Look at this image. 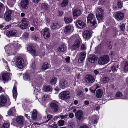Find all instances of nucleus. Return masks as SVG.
Listing matches in <instances>:
<instances>
[{"instance_id": "5fc2aeb1", "label": "nucleus", "mask_w": 128, "mask_h": 128, "mask_svg": "<svg viewBox=\"0 0 128 128\" xmlns=\"http://www.w3.org/2000/svg\"><path fill=\"white\" fill-rule=\"evenodd\" d=\"M12 92L13 94V95L14 98H16V97L17 95V92Z\"/></svg>"}, {"instance_id": "774afa93", "label": "nucleus", "mask_w": 128, "mask_h": 128, "mask_svg": "<svg viewBox=\"0 0 128 128\" xmlns=\"http://www.w3.org/2000/svg\"><path fill=\"white\" fill-rule=\"evenodd\" d=\"M80 128H88V126L85 125H83L81 126Z\"/></svg>"}, {"instance_id": "f257e3e1", "label": "nucleus", "mask_w": 128, "mask_h": 128, "mask_svg": "<svg viewBox=\"0 0 128 128\" xmlns=\"http://www.w3.org/2000/svg\"><path fill=\"white\" fill-rule=\"evenodd\" d=\"M20 45L18 43H14L10 45H8L4 47L6 52L8 54H14L20 48Z\"/></svg>"}, {"instance_id": "39448f33", "label": "nucleus", "mask_w": 128, "mask_h": 128, "mask_svg": "<svg viewBox=\"0 0 128 128\" xmlns=\"http://www.w3.org/2000/svg\"><path fill=\"white\" fill-rule=\"evenodd\" d=\"M16 64L19 68L22 69L23 68L24 62V59L21 56L17 57L16 59Z\"/></svg>"}, {"instance_id": "a878e982", "label": "nucleus", "mask_w": 128, "mask_h": 128, "mask_svg": "<svg viewBox=\"0 0 128 128\" xmlns=\"http://www.w3.org/2000/svg\"><path fill=\"white\" fill-rule=\"evenodd\" d=\"M10 125L9 121H4L2 124H0V128H9Z\"/></svg>"}, {"instance_id": "c9c22d12", "label": "nucleus", "mask_w": 128, "mask_h": 128, "mask_svg": "<svg viewBox=\"0 0 128 128\" xmlns=\"http://www.w3.org/2000/svg\"><path fill=\"white\" fill-rule=\"evenodd\" d=\"M68 0H64L61 4V6L62 7H64L66 6L68 4Z\"/></svg>"}, {"instance_id": "ea45409f", "label": "nucleus", "mask_w": 128, "mask_h": 128, "mask_svg": "<svg viewBox=\"0 0 128 128\" xmlns=\"http://www.w3.org/2000/svg\"><path fill=\"white\" fill-rule=\"evenodd\" d=\"M30 76L28 73L24 74L23 76V78L25 80H27L30 78Z\"/></svg>"}, {"instance_id": "393cba45", "label": "nucleus", "mask_w": 128, "mask_h": 128, "mask_svg": "<svg viewBox=\"0 0 128 128\" xmlns=\"http://www.w3.org/2000/svg\"><path fill=\"white\" fill-rule=\"evenodd\" d=\"M64 22L66 24H69L71 23L73 20L72 17L68 16H64Z\"/></svg>"}, {"instance_id": "f704fd0d", "label": "nucleus", "mask_w": 128, "mask_h": 128, "mask_svg": "<svg viewBox=\"0 0 128 128\" xmlns=\"http://www.w3.org/2000/svg\"><path fill=\"white\" fill-rule=\"evenodd\" d=\"M43 88L46 92H51L52 91V88L50 86H43Z\"/></svg>"}, {"instance_id": "338daca9", "label": "nucleus", "mask_w": 128, "mask_h": 128, "mask_svg": "<svg viewBox=\"0 0 128 128\" xmlns=\"http://www.w3.org/2000/svg\"><path fill=\"white\" fill-rule=\"evenodd\" d=\"M59 116H55L53 118V120L56 121L59 118Z\"/></svg>"}, {"instance_id": "864d4df0", "label": "nucleus", "mask_w": 128, "mask_h": 128, "mask_svg": "<svg viewBox=\"0 0 128 128\" xmlns=\"http://www.w3.org/2000/svg\"><path fill=\"white\" fill-rule=\"evenodd\" d=\"M58 16H61L64 13V12L62 11H59L58 12Z\"/></svg>"}, {"instance_id": "052dcab7", "label": "nucleus", "mask_w": 128, "mask_h": 128, "mask_svg": "<svg viewBox=\"0 0 128 128\" xmlns=\"http://www.w3.org/2000/svg\"><path fill=\"white\" fill-rule=\"evenodd\" d=\"M47 117L48 118V119H49V120H50L52 118V115L50 114H48L47 115Z\"/></svg>"}, {"instance_id": "4d7b16f0", "label": "nucleus", "mask_w": 128, "mask_h": 128, "mask_svg": "<svg viewBox=\"0 0 128 128\" xmlns=\"http://www.w3.org/2000/svg\"><path fill=\"white\" fill-rule=\"evenodd\" d=\"M84 59L80 57L78 60V62L79 63H81L83 62Z\"/></svg>"}, {"instance_id": "0eeeda50", "label": "nucleus", "mask_w": 128, "mask_h": 128, "mask_svg": "<svg viewBox=\"0 0 128 128\" xmlns=\"http://www.w3.org/2000/svg\"><path fill=\"white\" fill-rule=\"evenodd\" d=\"M27 50L30 52L32 55L35 56H38V54L36 53L35 48L32 44H30L28 45Z\"/></svg>"}, {"instance_id": "1a4fd4ad", "label": "nucleus", "mask_w": 128, "mask_h": 128, "mask_svg": "<svg viewBox=\"0 0 128 128\" xmlns=\"http://www.w3.org/2000/svg\"><path fill=\"white\" fill-rule=\"evenodd\" d=\"M68 84V82L66 80L62 79L60 81L58 85L61 88L64 89L67 87Z\"/></svg>"}, {"instance_id": "a19ab883", "label": "nucleus", "mask_w": 128, "mask_h": 128, "mask_svg": "<svg viewBox=\"0 0 128 128\" xmlns=\"http://www.w3.org/2000/svg\"><path fill=\"white\" fill-rule=\"evenodd\" d=\"M109 79L108 77H106L103 78L102 79V82L104 84H106L108 82Z\"/></svg>"}, {"instance_id": "3c124183", "label": "nucleus", "mask_w": 128, "mask_h": 128, "mask_svg": "<svg viewBox=\"0 0 128 128\" xmlns=\"http://www.w3.org/2000/svg\"><path fill=\"white\" fill-rule=\"evenodd\" d=\"M125 25L124 24H122L120 26V28L121 31H124V30L125 28Z\"/></svg>"}, {"instance_id": "79ce46f5", "label": "nucleus", "mask_w": 128, "mask_h": 128, "mask_svg": "<svg viewBox=\"0 0 128 128\" xmlns=\"http://www.w3.org/2000/svg\"><path fill=\"white\" fill-rule=\"evenodd\" d=\"M124 69L125 72H128V61L125 63Z\"/></svg>"}, {"instance_id": "7ed1b4c3", "label": "nucleus", "mask_w": 128, "mask_h": 128, "mask_svg": "<svg viewBox=\"0 0 128 128\" xmlns=\"http://www.w3.org/2000/svg\"><path fill=\"white\" fill-rule=\"evenodd\" d=\"M109 61V56L105 55H102L98 58V62L100 64L103 65L108 63Z\"/></svg>"}, {"instance_id": "cd10ccee", "label": "nucleus", "mask_w": 128, "mask_h": 128, "mask_svg": "<svg viewBox=\"0 0 128 128\" xmlns=\"http://www.w3.org/2000/svg\"><path fill=\"white\" fill-rule=\"evenodd\" d=\"M2 80L6 82L9 80V76L8 73H4L2 74Z\"/></svg>"}, {"instance_id": "c03bdc74", "label": "nucleus", "mask_w": 128, "mask_h": 128, "mask_svg": "<svg viewBox=\"0 0 128 128\" xmlns=\"http://www.w3.org/2000/svg\"><path fill=\"white\" fill-rule=\"evenodd\" d=\"M86 54L84 52H82L80 53V57L84 59L86 56Z\"/></svg>"}, {"instance_id": "b1692460", "label": "nucleus", "mask_w": 128, "mask_h": 128, "mask_svg": "<svg viewBox=\"0 0 128 128\" xmlns=\"http://www.w3.org/2000/svg\"><path fill=\"white\" fill-rule=\"evenodd\" d=\"M38 112L36 109H34L32 112L31 118L32 120H36L37 119Z\"/></svg>"}, {"instance_id": "aec40b11", "label": "nucleus", "mask_w": 128, "mask_h": 128, "mask_svg": "<svg viewBox=\"0 0 128 128\" xmlns=\"http://www.w3.org/2000/svg\"><path fill=\"white\" fill-rule=\"evenodd\" d=\"M98 58V57L95 55L90 56L88 58V60L90 63H94L96 62Z\"/></svg>"}, {"instance_id": "c85d7f7f", "label": "nucleus", "mask_w": 128, "mask_h": 128, "mask_svg": "<svg viewBox=\"0 0 128 128\" xmlns=\"http://www.w3.org/2000/svg\"><path fill=\"white\" fill-rule=\"evenodd\" d=\"M16 122L19 124H23L24 122V119L22 116H20L18 117L16 119Z\"/></svg>"}, {"instance_id": "0e129e2a", "label": "nucleus", "mask_w": 128, "mask_h": 128, "mask_svg": "<svg viewBox=\"0 0 128 128\" xmlns=\"http://www.w3.org/2000/svg\"><path fill=\"white\" fill-rule=\"evenodd\" d=\"M110 54L111 56H113L115 54V52L114 51H111Z\"/></svg>"}, {"instance_id": "2eb2a0df", "label": "nucleus", "mask_w": 128, "mask_h": 128, "mask_svg": "<svg viewBox=\"0 0 128 128\" xmlns=\"http://www.w3.org/2000/svg\"><path fill=\"white\" fill-rule=\"evenodd\" d=\"M6 98L4 95L0 96V106H4L7 102Z\"/></svg>"}, {"instance_id": "e433bc0d", "label": "nucleus", "mask_w": 128, "mask_h": 128, "mask_svg": "<svg viewBox=\"0 0 128 128\" xmlns=\"http://www.w3.org/2000/svg\"><path fill=\"white\" fill-rule=\"evenodd\" d=\"M57 124L59 126H62L64 125V121L62 120H60L58 121Z\"/></svg>"}, {"instance_id": "4c0bfd02", "label": "nucleus", "mask_w": 128, "mask_h": 128, "mask_svg": "<svg viewBox=\"0 0 128 128\" xmlns=\"http://www.w3.org/2000/svg\"><path fill=\"white\" fill-rule=\"evenodd\" d=\"M59 24L58 22H55L53 23V26L51 27V28L54 29L58 28L59 27Z\"/></svg>"}, {"instance_id": "bf43d9fd", "label": "nucleus", "mask_w": 128, "mask_h": 128, "mask_svg": "<svg viewBox=\"0 0 128 128\" xmlns=\"http://www.w3.org/2000/svg\"><path fill=\"white\" fill-rule=\"evenodd\" d=\"M68 116L70 118H72L74 116V114L70 112Z\"/></svg>"}, {"instance_id": "412c9836", "label": "nucleus", "mask_w": 128, "mask_h": 128, "mask_svg": "<svg viewBox=\"0 0 128 128\" xmlns=\"http://www.w3.org/2000/svg\"><path fill=\"white\" fill-rule=\"evenodd\" d=\"M82 14L79 8H76L73 11V15L74 17H78Z\"/></svg>"}, {"instance_id": "e2e57ef3", "label": "nucleus", "mask_w": 128, "mask_h": 128, "mask_svg": "<svg viewBox=\"0 0 128 128\" xmlns=\"http://www.w3.org/2000/svg\"><path fill=\"white\" fill-rule=\"evenodd\" d=\"M28 34L26 32L24 33V36L26 38H28Z\"/></svg>"}, {"instance_id": "9d476101", "label": "nucleus", "mask_w": 128, "mask_h": 128, "mask_svg": "<svg viewBox=\"0 0 128 128\" xmlns=\"http://www.w3.org/2000/svg\"><path fill=\"white\" fill-rule=\"evenodd\" d=\"M86 82L88 83H93L95 81L94 76L91 74H88L85 76Z\"/></svg>"}, {"instance_id": "9b49d317", "label": "nucleus", "mask_w": 128, "mask_h": 128, "mask_svg": "<svg viewBox=\"0 0 128 128\" xmlns=\"http://www.w3.org/2000/svg\"><path fill=\"white\" fill-rule=\"evenodd\" d=\"M12 12L11 10H8L6 11L4 15V17L6 20L7 22L10 21L11 20V14Z\"/></svg>"}, {"instance_id": "603ef678", "label": "nucleus", "mask_w": 128, "mask_h": 128, "mask_svg": "<svg viewBox=\"0 0 128 128\" xmlns=\"http://www.w3.org/2000/svg\"><path fill=\"white\" fill-rule=\"evenodd\" d=\"M86 49V48L85 45L82 44L81 47V49L82 50H84Z\"/></svg>"}, {"instance_id": "2f4dec72", "label": "nucleus", "mask_w": 128, "mask_h": 128, "mask_svg": "<svg viewBox=\"0 0 128 128\" xmlns=\"http://www.w3.org/2000/svg\"><path fill=\"white\" fill-rule=\"evenodd\" d=\"M66 49V46L63 44L60 45L58 50V51L60 52H62L64 51Z\"/></svg>"}, {"instance_id": "6e6d98bb", "label": "nucleus", "mask_w": 128, "mask_h": 128, "mask_svg": "<svg viewBox=\"0 0 128 128\" xmlns=\"http://www.w3.org/2000/svg\"><path fill=\"white\" fill-rule=\"evenodd\" d=\"M111 68L113 72H115L116 70V67L114 66H111Z\"/></svg>"}, {"instance_id": "dca6fc26", "label": "nucleus", "mask_w": 128, "mask_h": 128, "mask_svg": "<svg viewBox=\"0 0 128 128\" xmlns=\"http://www.w3.org/2000/svg\"><path fill=\"white\" fill-rule=\"evenodd\" d=\"M17 32L15 30H12L7 32L6 33V36L8 37H13L16 36Z\"/></svg>"}, {"instance_id": "69168bd1", "label": "nucleus", "mask_w": 128, "mask_h": 128, "mask_svg": "<svg viewBox=\"0 0 128 128\" xmlns=\"http://www.w3.org/2000/svg\"><path fill=\"white\" fill-rule=\"evenodd\" d=\"M94 72L96 75H97L99 74V72L97 70H94Z\"/></svg>"}, {"instance_id": "13d9d810", "label": "nucleus", "mask_w": 128, "mask_h": 128, "mask_svg": "<svg viewBox=\"0 0 128 128\" xmlns=\"http://www.w3.org/2000/svg\"><path fill=\"white\" fill-rule=\"evenodd\" d=\"M3 4L2 3H1L0 2V14L1 12V9L3 8Z\"/></svg>"}, {"instance_id": "58836bf2", "label": "nucleus", "mask_w": 128, "mask_h": 128, "mask_svg": "<svg viewBox=\"0 0 128 128\" xmlns=\"http://www.w3.org/2000/svg\"><path fill=\"white\" fill-rule=\"evenodd\" d=\"M123 4L121 0H119L117 2V5L119 8H121L122 7Z\"/></svg>"}, {"instance_id": "de8ad7c7", "label": "nucleus", "mask_w": 128, "mask_h": 128, "mask_svg": "<svg viewBox=\"0 0 128 128\" xmlns=\"http://www.w3.org/2000/svg\"><path fill=\"white\" fill-rule=\"evenodd\" d=\"M106 1V0H99L98 3L100 4L104 5Z\"/></svg>"}, {"instance_id": "473e14b6", "label": "nucleus", "mask_w": 128, "mask_h": 128, "mask_svg": "<svg viewBox=\"0 0 128 128\" xmlns=\"http://www.w3.org/2000/svg\"><path fill=\"white\" fill-rule=\"evenodd\" d=\"M48 64L46 62H45L43 63V64L41 68L42 69V70H44L48 68Z\"/></svg>"}, {"instance_id": "6ab92c4d", "label": "nucleus", "mask_w": 128, "mask_h": 128, "mask_svg": "<svg viewBox=\"0 0 128 128\" xmlns=\"http://www.w3.org/2000/svg\"><path fill=\"white\" fill-rule=\"evenodd\" d=\"M76 26L80 28H84L86 26V24L81 20H78L76 22Z\"/></svg>"}, {"instance_id": "ddd939ff", "label": "nucleus", "mask_w": 128, "mask_h": 128, "mask_svg": "<svg viewBox=\"0 0 128 128\" xmlns=\"http://www.w3.org/2000/svg\"><path fill=\"white\" fill-rule=\"evenodd\" d=\"M83 38L87 40L89 39L92 36V34L89 30H85L83 34Z\"/></svg>"}, {"instance_id": "f3484780", "label": "nucleus", "mask_w": 128, "mask_h": 128, "mask_svg": "<svg viewBox=\"0 0 128 128\" xmlns=\"http://www.w3.org/2000/svg\"><path fill=\"white\" fill-rule=\"evenodd\" d=\"M83 112L81 110L77 111L75 114V116L76 118L79 120H80L83 118L82 116Z\"/></svg>"}, {"instance_id": "5701e85b", "label": "nucleus", "mask_w": 128, "mask_h": 128, "mask_svg": "<svg viewBox=\"0 0 128 128\" xmlns=\"http://www.w3.org/2000/svg\"><path fill=\"white\" fill-rule=\"evenodd\" d=\"M49 28H46L44 30L43 32V36L44 38L46 39H48L50 37V34L48 31Z\"/></svg>"}, {"instance_id": "f8f14e48", "label": "nucleus", "mask_w": 128, "mask_h": 128, "mask_svg": "<svg viewBox=\"0 0 128 128\" xmlns=\"http://www.w3.org/2000/svg\"><path fill=\"white\" fill-rule=\"evenodd\" d=\"M51 109L54 112H58L59 109L58 105L57 103L52 102L50 104Z\"/></svg>"}, {"instance_id": "6e6552de", "label": "nucleus", "mask_w": 128, "mask_h": 128, "mask_svg": "<svg viewBox=\"0 0 128 128\" xmlns=\"http://www.w3.org/2000/svg\"><path fill=\"white\" fill-rule=\"evenodd\" d=\"M21 24L20 25V26L21 29L24 30L28 27V23L26 18H22L21 20Z\"/></svg>"}, {"instance_id": "09e8293b", "label": "nucleus", "mask_w": 128, "mask_h": 128, "mask_svg": "<svg viewBox=\"0 0 128 128\" xmlns=\"http://www.w3.org/2000/svg\"><path fill=\"white\" fill-rule=\"evenodd\" d=\"M77 95L78 96H79L80 97L82 96L83 95L82 91V90L78 91Z\"/></svg>"}, {"instance_id": "7c9ffc66", "label": "nucleus", "mask_w": 128, "mask_h": 128, "mask_svg": "<svg viewBox=\"0 0 128 128\" xmlns=\"http://www.w3.org/2000/svg\"><path fill=\"white\" fill-rule=\"evenodd\" d=\"M41 8L44 10L46 11L48 8V6L47 3H42L41 5Z\"/></svg>"}, {"instance_id": "a18cd8bd", "label": "nucleus", "mask_w": 128, "mask_h": 128, "mask_svg": "<svg viewBox=\"0 0 128 128\" xmlns=\"http://www.w3.org/2000/svg\"><path fill=\"white\" fill-rule=\"evenodd\" d=\"M59 86V85L57 86L54 88V90L56 91V93H58L59 92V91L61 90Z\"/></svg>"}, {"instance_id": "20e7f679", "label": "nucleus", "mask_w": 128, "mask_h": 128, "mask_svg": "<svg viewBox=\"0 0 128 128\" xmlns=\"http://www.w3.org/2000/svg\"><path fill=\"white\" fill-rule=\"evenodd\" d=\"M58 96L60 99L64 100L69 98L70 96V94L69 92L64 91L59 94Z\"/></svg>"}, {"instance_id": "680f3d73", "label": "nucleus", "mask_w": 128, "mask_h": 128, "mask_svg": "<svg viewBox=\"0 0 128 128\" xmlns=\"http://www.w3.org/2000/svg\"><path fill=\"white\" fill-rule=\"evenodd\" d=\"M57 126V124H54L53 126H51V128H56Z\"/></svg>"}, {"instance_id": "423d86ee", "label": "nucleus", "mask_w": 128, "mask_h": 128, "mask_svg": "<svg viewBox=\"0 0 128 128\" xmlns=\"http://www.w3.org/2000/svg\"><path fill=\"white\" fill-rule=\"evenodd\" d=\"M104 10L102 8H98L96 13V16L98 20H102L104 17Z\"/></svg>"}, {"instance_id": "4468645a", "label": "nucleus", "mask_w": 128, "mask_h": 128, "mask_svg": "<svg viewBox=\"0 0 128 128\" xmlns=\"http://www.w3.org/2000/svg\"><path fill=\"white\" fill-rule=\"evenodd\" d=\"M124 16V14L119 11L116 12L115 15V18L118 21L122 20Z\"/></svg>"}, {"instance_id": "f03ea898", "label": "nucleus", "mask_w": 128, "mask_h": 128, "mask_svg": "<svg viewBox=\"0 0 128 128\" xmlns=\"http://www.w3.org/2000/svg\"><path fill=\"white\" fill-rule=\"evenodd\" d=\"M87 21L88 23L90 22L92 24V26H93L96 28L97 26L95 17L93 14L90 13L88 14Z\"/></svg>"}, {"instance_id": "8fccbe9b", "label": "nucleus", "mask_w": 128, "mask_h": 128, "mask_svg": "<svg viewBox=\"0 0 128 128\" xmlns=\"http://www.w3.org/2000/svg\"><path fill=\"white\" fill-rule=\"evenodd\" d=\"M70 58L69 56H67L65 58V60L66 63H69L70 62Z\"/></svg>"}, {"instance_id": "49530a36", "label": "nucleus", "mask_w": 128, "mask_h": 128, "mask_svg": "<svg viewBox=\"0 0 128 128\" xmlns=\"http://www.w3.org/2000/svg\"><path fill=\"white\" fill-rule=\"evenodd\" d=\"M122 96V93L120 92H118L116 94L115 96L117 97H120Z\"/></svg>"}, {"instance_id": "a211bd4d", "label": "nucleus", "mask_w": 128, "mask_h": 128, "mask_svg": "<svg viewBox=\"0 0 128 128\" xmlns=\"http://www.w3.org/2000/svg\"><path fill=\"white\" fill-rule=\"evenodd\" d=\"M29 3L28 0H22L20 2L21 6L22 8L26 9L28 8Z\"/></svg>"}, {"instance_id": "bb28decb", "label": "nucleus", "mask_w": 128, "mask_h": 128, "mask_svg": "<svg viewBox=\"0 0 128 128\" xmlns=\"http://www.w3.org/2000/svg\"><path fill=\"white\" fill-rule=\"evenodd\" d=\"M96 94V96L97 98H100L102 96L103 92L101 89H99L97 90Z\"/></svg>"}, {"instance_id": "37998d69", "label": "nucleus", "mask_w": 128, "mask_h": 128, "mask_svg": "<svg viewBox=\"0 0 128 128\" xmlns=\"http://www.w3.org/2000/svg\"><path fill=\"white\" fill-rule=\"evenodd\" d=\"M33 23L34 26H37L38 24V20L37 18H34L33 20Z\"/></svg>"}, {"instance_id": "c756f323", "label": "nucleus", "mask_w": 128, "mask_h": 128, "mask_svg": "<svg viewBox=\"0 0 128 128\" xmlns=\"http://www.w3.org/2000/svg\"><path fill=\"white\" fill-rule=\"evenodd\" d=\"M57 78L55 76L52 77L49 82L50 84L52 85H55L57 82Z\"/></svg>"}, {"instance_id": "4be33fe9", "label": "nucleus", "mask_w": 128, "mask_h": 128, "mask_svg": "<svg viewBox=\"0 0 128 128\" xmlns=\"http://www.w3.org/2000/svg\"><path fill=\"white\" fill-rule=\"evenodd\" d=\"M80 40H77L76 41L74 44L72 46V48L74 50H76L80 46Z\"/></svg>"}, {"instance_id": "72a5a7b5", "label": "nucleus", "mask_w": 128, "mask_h": 128, "mask_svg": "<svg viewBox=\"0 0 128 128\" xmlns=\"http://www.w3.org/2000/svg\"><path fill=\"white\" fill-rule=\"evenodd\" d=\"M71 27L70 25H67L65 27L64 30V32L65 34H68L69 32L71 30Z\"/></svg>"}]
</instances>
